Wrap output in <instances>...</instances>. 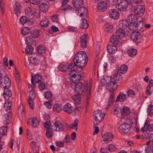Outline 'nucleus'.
I'll return each instance as SVG.
<instances>
[{"mask_svg": "<svg viewBox=\"0 0 153 153\" xmlns=\"http://www.w3.org/2000/svg\"><path fill=\"white\" fill-rule=\"evenodd\" d=\"M30 32V30L27 27H24L22 29L21 32L22 35H25L29 34Z\"/></svg>", "mask_w": 153, "mask_h": 153, "instance_id": "nucleus-48", "label": "nucleus"}, {"mask_svg": "<svg viewBox=\"0 0 153 153\" xmlns=\"http://www.w3.org/2000/svg\"><path fill=\"white\" fill-rule=\"evenodd\" d=\"M145 153H153V147L152 146H148L146 147Z\"/></svg>", "mask_w": 153, "mask_h": 153, "instance_id": "nucleus-55", "label": "nucleus"}, {"mask_svg": "<svg viewBox=\"0 0 153 153\" xmlns=\"http://www.w3.org/2000/svg\"><path fill=\"white\" fill-rule=\"evenodd\" d=\"M97 8L100 12L104 11L107 9V4L105 2L101 1L98 3Z\"/></svg>", "mask_w": 153, "mask_h": 153, "instance_id": "nucleus-14", "label": "nucleus"}, {"mask_svg": "<svg viewBox=\"0 0 153 153\" xmlns=\"http://www.w3.org/2000/svg\"><path fill=\"white\" fill-rule=\"evenodd\" d=\"M135 28L136 30H139L138 32H143L145 30L143 22L141 21L138 22L135 25Z\"/></svg>", "mask_w": 153, "mask_h": 153, "instance_id": "nucleus-24", "label": "nucleus"}, {"mask_svg": "<svg viewBox=\"0 0 153 153\" xmlns=\"http://www.w3.org/2000/svg\"><path fill=\"white\" fill-rule=\"evenodd\" d=\"M72 68H73L70 66V63L68 66H67L65 64H60L58 67V69L60 71L64 72H66L68 70L69 71H71Z\"/></svg>", "mask_w": 153, "mask_h": 153, "instance_id": "nucleus-25", "label": "nucleus"}, {"mask_svg": "<svg viewBox=\"0 0 153 153\" xmlns=\"http://www.w3.org/2000/svg\"><path fill=\"white\" fill-rule=\"evenodd\" d=\"M4 88L3 95L4 98L7 100L11 97L12 96V92L11 90H10L8 88Z\"/></svg>", "mask_w": 153, "mask_h": 153, "instance_id": "nucleus-21", "label": "nucleus"}, {"mask_svg": "<svg viewBox=\"0 0 153 153\" xmlns=\"http://www.w3.org/2000/svg\"><path fill=\"white\" fill-rule=\"evenodd\" d=\"M19 21L21 24L22 25H24L25 23L29 22L27 18L24 16H22L20 18Z\"/></svg>", "mask_w": 153, "mask_h": 153, "instance_id": "nucleus-49", "label": "nucleus"}, {"mask_svg": "<svg viewBox=\"0 0 153 153\" xmlns=\"http://www.w3.org/2000/svg\"><path fill=\"white\" fill-rule=\"evenodd\" d=\"M80 39L81 46L83 48H86L87 42L89 39L88 35L85 34H82L81 36Z\"/></svg>", "mask_w": 153, "mask_h": 153, "instance_id": "nucleus-10", "label": "nucleus"}, {"mask_svg": "<svg viewBox=\"0 0 153 153\" xmlns=\"http://www.w3.org/2000/svg\"><path fill=\"white\" fill-rule=\"evenodd\" d=\"M39 88L41 91L47 89V85L45 82H42L39 85Z\"/></svg>", "mask_w": 153, "mask_h": 153, "instance_id": "nucleus-50", "label": "nucleus"}, {"mask_svg": "<svg viewBox=\"0 0 153 153\" xmlns=\"http://www.w3.org/2000/svg\"><path fill=\"white\" fill-rule=\"evenodd\" d=\"M110 41L111 43L117 45L120 44L119 39L116 35H114L111 36Z\"/></svg>", "mask_w": 153, "mask_h": 153, "instance_id": "nucleus-32", "label": "nucleus"}, {"mask_svg": "<svg viewBox=\"0 0 153 153\" xmlns=\"http://www.w3.org/2000/svg\"><path fill=\"white\" fill-rule=\"evenodd\" d=\"M14 10L16 15H18L20 12L21 5L19 2L16 1L13 6Z\"/></svg>", "mask_w": 153, "mask_h": 153, "instance_id": "nucleus-29", "label": "nucleus"}, {"mask_svg": "<svg viewBox=\"0 0 153 153\" xmlns=\"http://www.w3.org/2000/svg\"><path fill=\"white\" fill-rule=\"evenodd\" d=\"M48 6L45 3H43L39 6L40 10L44 12H46L48 10Z\"/></svg>", "mask_w": 153, "mask_h": 153, "instance_id": "nucleus-41", "label": "nucleus"}, {"mask_svg": "<svg viewBox=\"0 0 153 153\" xmlns=\"http://www.w3.org/2000/svg\"><path fill=\"white\" fill-rule=\"evenodd\" d=\"M52 128L55 131H59L62 130L63 128V124L59 121L55 122L52 126Z\"/></svg>", "mask_w": 153, "mask_h": 153, "instance_id": "nucleus-13", "label": "nucleus"}, {"mask_svg": "<svg viewBox=\"0 0 153 153\" xmlns=\"http://www.w3.org/2000/svg\"><path fill=\"white\" fill-rule=\"evenodd\" d=\"M127 53L129 56H135L137 54V51L136 49L131 48L127 51Z\"/></svg>", "mask_w": 153, "mask_h": 153, "instance_id": "nucleus-40", "label": "nucleus"}, {"mask_svg": "<svg viewBox=\"0 0 153 153\" xmlns=\"http://www.w3.org/2000/svg\"><path fill=\"white\" fill-rule=\"evenodd\" d=\"M114 114L119 117L122 121L124 119V106L122 108L119 106H117L114 107Z\"/></svg>", "mask_w": 153, "mask_h": 153, "instance_id": "nucleus-4", "label": "nucleus"}, {"mask_svg": "<svg viewBox=\"0 0 153 153\" xmlns=\"http://www.w3.org/2000/svg\"><path fill=\"white\" fill-rule=\"evenodd\" d=\"M105 116V114L102 113L100 110L95 111L94 112V119L97 122H100L104 118Z\"/></svg>", "mask_w": 153, "mask_h": 153, "instance_id": "nucleus-7", "label": "nucleus"}, {"mask_svg": "<svg viewBox=\"0 0 153 153\" xmlns=\"http://www.w3.org/2000/svg\"><path fill=\"white\" fill-rule=\"evenodd\" d=\"M11 101L10 100H9L8 101H6L4 104V108L7 112H10L11 111Z\"/></svg>", "mask_w": 153, "mask_h": 153, "instance_id": "nucleus-33", "label": "nucleus"}, {"mask_svg": "<svg viewBox=\"0 0 153 153\" xmlns=\"http://www.w3.org/2000/svg\"><path fill=\"white\" fill-rule=\"evenodd\" d=\"M7 131V126H3L0 127V135H5Z\"/></svg>", "mask_w": 153, "mask_h": 153, "instance_id": "nucleus-45", "label": "nucleus"}, {"mask_svg": "<svg viewBox=\"0 0 153 153\" xmlns=\"http://www.w3.org/2000/svg\"><path fill=\"white\" fill-rule=\"evenodd\" d=\"M63 109L65 112L68 114L72 113L74 112L73 107L69 103L65 104L63 107Z\"/></svg>", "mask_w": 153, "mask_h": 153, "instance_id": "nucleus-17", "label": "nucleus"}, {"mask_svg": "<svg viewBox=\"0 0 153 153\" xmlns=\"http://www.w3.org/2000/svg\"><path fill=\"white\" fill-rule=\"evenodd\" d=\"M76 68H72L69 74L70 80L75 84L78 83L81 80V74L79 72H76L75 70Z\"/></svg>", "mask_w": 153, "mask_h": 153, "instance_id": "nucleus-3", "label": "nucleus"}, {"mask_svg": "<svg viewBox=\"0 0 153 153\" xmlns=\"http://www.w3.org/2000/svg\"><path fill=\"white\" fill-rule=\"evenodd\" d=\"M125 2L127 3V4L125 3V8L131 10L133 8V5L131 0H125Z\"/></svg>", "mask_w": 153, "mask_h": 153, "instance_id": "nucleus-39", "label": "nucleus"}, {"mask_svg": "<svg viewBox=\"0 0 153 153\" xmlns=\"http://www.w3.org/2000/svg\"><path fill=\"white\" fill-rule=\"evenodd\" d=\"M73 99L76 103H79V102L80 101L81 99L79 95H77L76 94L74 95L73 97Z\"/></svg>", "mask_w": 153, "mask_h": 153, "instance_id": "nucleus-56", "label": "nucleus"}, {"mask_svg": "<svg viewBox=\"0 0 153 153\" xmlns=\"http://www.w3.org/2000/svg\"><path fill=\"white\" fill-rule=\"evenodd\" d=\"M88 26V24L87 20L85 19H82V21L80 25V28L82 29L87 28Z\"/></svg>", "mask_w": 153, "mask_h": 153, "instance_id": "nucleus-43", "label": "nucleus"}, {"mask_svg": "<svg viewBox=\"0 0 153 153\" xmlns=\"http://www.w3.org/2000/svg\"><path fill=\"white\" fill-rule=\"evenodd\" d=\"M138 18L135 15L132 14L130 15L127 18L126 20H125V23L126 22L127 23L128 22H131L135 24V23L137 21Z\"/></svg>", "mask_w": 153, "mask_h": 153, "instance_id": "nucleus-18", "label": "nucleus"}, {"mask_svg": "<svg viewBox=\"0 0 153 153\" xmlns=\"http://www.w3.org/2000/svg\"><path fill=\"white\" fill-rule=\"evenodd\" d=\"M0 84L2 88H9L11 85V81L9 77L4 76L0 80Z\"/></svg>", "mask_w": 153, "mask_h": 153, "instance_id": "nucleus-8", "label": "nucleus"}, {"mask_svg": "<svg viewBox=\"0 0 153 153\" xmlns=\"http://www.w3.org/2000/svg\"><path fill=\"white\" fill-rule=\"evenodd\" d=\"M44 96L45 98L50 100L51 99L53 94L50 91H46L45 93Z\"/></svg>", "mask_w": 153, "mask_h": 153, "instance_id": "nucleus-52", "label": "nucleus"}, {"mask_svg": "<svg viewBox=\"0 0 153 153\" xmlns=\"http://www.w3.org/2000/svg\"><path fill=\"white\" fill-rule=\"evenodd\" d=\"M108 149L110 152H114L116 150V148L114 145L111 144L109 146Z\"/></svg>", "mask_w": 153, "mask_h": 153, "instance_id": "nucleus-64", "label": "nucleus"}, {"mask_svg": "<svg viewBox=\"0 0 153 153\" xmlns=\"http://www.w3.org/2000/svg\"><path fill=\"white\" fill-rule=\"evenodd\" d=\"M53 109L54 111L59 112L63 109V107L60 104H55L53 105Z\"/></svg>", "mask_w": 153, "mask_h": 153, "instance_id": "nucleus-34", "label": "nucleus"}, {"mask_svg": "<svg viewBox=\"0 0 153 153\" xmlns=\"http://www.w3.org/2000/svg\"><path fill=\"white\" fill-rule=\"evenodd\" d=\"M39 30L35 29L31 31L30 35H31L34 38H36L39 36Z\"/></svg>", "mask_w": 153, "mask_h": 153, "instance_id": "nucleus-46", "label": "nucleus"}, {"mask_svg": "<svg viewBox=\"0 0 153 153\" xmlns=\"http://www.w3.org/2000/svg\"><path fill=\"white\" fill-rule=\"evenodd\" d=\"M128 28L130 30L132 31H136V29H135V26H134V24L129 22V24H128Z\"/></svg>", "mask_w": 153, "mask_h": 153, "instance_id": "nucleus-62", "label": "nucleus"}, {"mask_svg": "<svg viewBox=\"0 0 153 153\" xmlns=\"http://www.w3.org/2000/svg\"><path fill=\"white\" fill-rule=\"evenodd\" d=\"M142 33L137 31H133L131 34V39L135 42H140L143 36Z\"/></svg>", "mask_w": 153, "mask_h": 153, "instance_id": "nucleus-5", "label": "nucleus"}, {"mask_svg": "<svg viewBox=\"0 0 153 153\" xmlns=\"http://www.w3.org/2000/svg\"><path fill=\"white\" fill-rule=\"evenodd\" d=\"M121 76V74H118V73H117L114 76V79L116 81H120L122 79V77Z\"/></svg>", "mask_w": 153, "mask_h": 153, "instance_id": "nucleus-54", "label": "nucleus"}, {"mask_svg": "<svg viewBox=\"0 0 153 153\" xmlns=\"http://www.w3.org/2000/svg\"><path fill=\"white\" fill-rule=\"evenodd\" d=\"M59 15L57 14H54L51 17V19L52 21L53 22H57L59 21Z\"/></svg>", "mask_w": 153, "mask_h": 153, "instance_id": "nucleus-60", "label": "nucleus"}, {"mask_svg": "<svg viewBox=\"0 0 153 153\" xmlns=\"http://www.w3.org/2000/svg\"><path fill=\"white\" fill-rule=\"evenodd\" d=\"M19 111L21 112V116L22 117H25V113L23 109V106L22 104L20 105L19 109Z\"/></svg>", "mask_w": 153, "mask_h": 153, "instance_id": "nucleus-61", "label": "nucleus"}, {"mask_svg": "<svg viewBox=\"0 0 153 153\" xmlns=\"http://www.w3.org/2000/svg\"><path fill=\"white\" fill-rule=\"evenodd\" d=\"M37 53L39 54H42L45 52V48L43 46L39 45L37 48Z\"/></svg>", "mask_w": 153, "mask_h": 153, "instance_id": "nucleus-44", "label": "nucleus"}, {"mask_svg": "<svg viewBox=\"0 0 153 153\" xmlns=\"http://www.w3.org/2000/svg\"><path fill=\"white\" fill-rule=\"evenodd\" d=\"M33 51V47L31 45H28L26 48L25 52L27 54H31Z\"/></svg>", "mask_w": 153, "mask_h": 153, "instance_id": "nucleus-51", "label": "nucleus"}, {"mask_svg": "<svg viewBox=\"0 0 153 153\" xmlns=\"http://www.w3.org/2000/svg\"><path fill=\"white\" fill-rule=\"evenodd\" d=\"M124 101V93L120 92L117 96L116 100V102H123Z\"/></svg>", "mask_w": 153, "mask_h": 153, "instance_id": "nucleus-38", "label": "nucleus"}, {"mask_svg": "<svg viewBox=\"0 0 153 153\" xmlns=\"http://www.w3.org/2000/svg\"><path fill=\"white\" fill-rule=\"evenodd\" d=\"M76 11L79 14L80 16L81 17H85L87 15V10L85 7H82L77 8Z\"/></svg>", "mask_w": 153, "mask_h": 153, "instance_id": "nucleus-19", "label": "nucleus"}, {"mask_svg": "<svg viewBox=\"0 0 153 153\" xmlns=\"http://www.w3.org/2000/svg\"><path fill=\"white\" fill-rule=\"evenodd\" d=\"M116 34L120 38H123L124 37V30L123 28H120L117 29Z\"/></svg>", "mask_w": 153, "mask_h": 153, "instance_id": "nucleus-36", "label": "nucleus"}, {"mask_svg": "<svg viewBox=\"0 0 153 153\" xmlns=\"http://www.w3.org/2000/svg\"><path fill=\"white\" fill-rule=\"evenodd\" d=\"M30 120L32 122L33 126L36 128L39 125V121L36 118H30Z\"/></svg>", "mask_w": 153, "mask_h": 153, "instance_id": "nucleus-42", "label": "nucleus"}, {"mask_svg": "<svg viewBox=\"0 0 153 153\" xmlns=\"http://www.w3.org/2000/svg\"><path fill=\"white\" fill-rule=\"evenodd\" d=\"M39 59L40 57L37 54H34L32 55L30 59V63L29 65V67L30 68V66H32V65H37L39 62Z\"/></svg>", "mask_w": 153, "mask_h": 153, "instance_id": "nucleus-9", "label": "nucleus"}, {"mask_svg": "<svg viewBox=\"0 0 153 153\" xmlns=\"http://www.w3.org/2000/svg\"><path fill=\"white\" fill-rule=\"evenodd\" d=\"M118 129L119 132L121 134H123L124 133V125L123 123L120 125Z\"/></svg>", "mask_w": 153, "mask_h": 153, "instance_id": "nucleus-59", "label": "nucleus"}, {"mask_svg": "<svg viewBox=\"0 0 153 153\" xmlns=\"http://www.w3.org/2000/svg\"><path fill=\"white\" fill-rule=\"evenodd\" d=\"M43 126L45 128H46V130L48 129H51L50 128L51 125V123L49 121H47L43 123Z\"/></svg>", "mask_w": 153, "mask_h": 153, "instance_id": "nucleus-63", "label": "nucleus"}, {"mask_svg": "<svg viewBox=\"0 0 153 153\" xmlns=\"http://www.w3.org/2000/svg\"><path fill=\"white\" fill-rule=\"evenodd\" d=\"M148 114L149 115L151 116L153 115V105H150L148 106Z\"/></svg>", "mask_w": 153, "mask_h": 153, "instance_id": "nucleus-57", "label": "nucleus"}, {"mask_svg": "<svg viewBox=\"0 0 153 153\" xmlns=\"http://www.w3.org/2000/svg\"><path fill=\"white\" fill-rule=\"evenodd\" d=\"M34 10L31 6H27L25 9V14L27 16L30 17L33 15Z\"/></svg>", "mask_w": 153, "mask_h": 153, "instance_id": "nucleus-27", "label": "nucleus"}, {"mask_svg": "<svg viewBox=\"0 0 153 153\" xmlns=\"http://www.w3.org/2000/svg\"><path fill=\"white\" fill-rule=\"evenodd\" d=\"M128 122H125V134H129L130 130L133 125V122L131 119H128Z\"/></svg>", "mask_w": 153, "mask_h": 153, "instance_id": "nucleus-20", "label": "nucleus"}, {"mask_svg": "<svg viewBox=\"0 0 153 153\" xmlns=\"http://www.w3.org/2000/svg\"><path fill=\"white\" fill-rule=\"evenodd\" d=\"M116 7L118 10L120 11H124V0H119L116 3Z\"/></svg>", "mask_w": 153, "mask_h": 153, "instance_id": "nucleus-23", "label": "nucleus"}, {"mask_svg": "<svg viewBox=\"0 0 153 153\" xmlns=\"http://www.w3.org/2000/svg\"><path fill=\"white\" fill-rule=\"evenodd\" d=\"M12 113L9 112L5 114L3 118L4 123L6 124H8L10 123V121L12 118Z\"/></svg>", "mask_w": 153, "mask_h": 153, "instance_id": "nucleus-28", "label": "nucleus"}, {"mask_svg": "<svg viewBox=\"0 0 153 153\" xmlns=\"http://www.w3.org/2000/svg\"><path fill=\"white\" fill-rule=\"evenodd\" d=\"M113 137V135L111 133H105L102 135V139L105 142L111 141Z\"/></svg>", "mask_w": 153, "mask_h": 153, "instance_id": "nucleus-15", "label": "nucleus"}, {"mask_svg": "<svg viewBox=\"0 0 153 153\" xmlns=\"http://www.w3.org/2000/svg\"><path fill=\"white\" fill-rule=\"evenodd\" d=\"M42 79V76L40 74L35 75L34 77V79L32 75L31 82L32 85H33L35 83H38L40 82Z\"/></svg>", "mask_w": 153, "mask_h": 153, "instance_id": "nucleus-26", "label": "nucleus"}, {"mask_svg": "<svg viewBox=\"0 0 153 153\" xmlns=\"http://www.w3.org/2000/svg\"><path fill=\"white\" fill-rule=\"evenodd\" d=\"M145 11L144 8L140 5H137L134 8V13L139 16H141Z\"/></svg>", "mask_w": 153, "mask_h": 153, "instance_id": "nucleus-12", "label": "nucleus"}, {"mask_svg": "<svg viewBox=\"0 0 153 153\" xmlns=\"http://www.w3.org/2000/svg\"><path fill=\"white\" fill-rule=\"evenodd\" d=\"M110 17L112 19H116L118 18L120 14L118 11L116 9L111 10L109 11Z\"/></svg>", "mask_w": 153, "mask_h": 153, "instance_id": "nucleus-16", "label": "nucleus"}, {"mask_svg": "<svg viewBox=\"0 0 153 153\" xmlns=\"http://www.w3.org/2000/svg\"><path fill=\"white\" fill-rule=\"evenodd\" d=\"M53 133L52 129H48L46 130V135L48 138H51L53 135Z\"/></svg>", "mask_w": 153, "mask_h": 153, "instance_id": "nucleus-53", "label": "nucleus"}, {"mask_svg": "<svg viewBox=\"0 0 153 153\" xmlns=\"http://www.w3.org/2000/svg\"><path fill=\"white\" fill-rule=\"evenodd\" d=\"M117 73L121 74H124V65H121L118 69Z\"/></svg>", "mask_w": 153, "mask_h": 153, "instance_id": "nucleus-58", "label": "nucleus"}, {"mask_svg": "<svg viewBox=\"0 0 153 153\" xmlns=\"http://www.w3.org/2000/svg\"><path fill=\"white\" fill-rule=\"evenodd\" d=\"M49 23V20L45 18L42 19L40 22V25L41 27H46L48 26Z\"/></svg>", "mask_w": 153, "mask_h": 153, "instance_id": "nucleus-35", "label": "nucleus"}, {"mask_svg": "<svg viewBox=\"0 0 153 153\" xmlns=\"http://www.w3.org/2000/svg\"><path fill=\"white\" fill-rule=\"evenodd\" d=\"M149 121H146L145 122L144 127L141 128V131L142 132L146 131L147 130L149 131Z\"/></svg>", "mask_w": 153, "mask_h": 153, "instance_id": "nucleus-47", "label": "nucleus"}, {"mask_svg": "<svg viewBox=\"0 0 153 153\" xmlns=\"http://www.w3.org/2000/svg\"><path fill=\"white\" fill-rule=\"evenodd\" d=\"M91 88V83L90 82H86L85 85L81 82H79L75 87L76 94L80 95L83 93L84 94L86 95L87 98H89L90 96Z\"/></svg>", "mask_w": 153, "mask_h": 153, "instance_id": "nucleus-2", "label": "nucleus"}, {"mask_svg": "<svg viewBox=\"0 0 153 153\" xmlns=\"http://www.w3.org/2000/svg\"><path fill=\"white\" fill-rule=\"evenodd\" d=\"M108 52L111 54L114 53L117 50V47L112 45H108L107 46Z\"/></svg>", "mask_w": 153, "mask_h": 153, "instance_id": "nucleus-30", "label": "nucleus"}, {"mask_svg": "<svg viewBox=\"0 0 153 153\" xmlns=\"http://www.w3.org/2000/svg\"><path fill=\"white\" fill-rule=\"evenodd\" d=\"M29 90H31L29 91V95L28 98V102L30 108L31 109L33 108L34 106V100L36 97V94L32 88L31 85L28 87Z\"/></svg>", "mask_w": 153, "mask_h": 153, "instance_id": "nucleus-6", "label": "nucleus"}, {"mask_svg": "<svg viewBox=\"0 0 153 153\" xmlns=\"http://www.w3.org/2000/svg\"><path fill=\"white\" fill-rule=\"evenodd\" d=\"M33 37L31 35H29L26 38V42L28 45H31L33 43L34 40Z\"/></svg>", "mask_w": 153, "mask_h": 153, "instance_id": "nucleus-37", "label": "nucleus"}, {"mask_svg": "<svg viewBox=\"0 0 153 153\" xmlns=\"http://www.w3.org/2000/svg\"><path fill=\"white\" fill-rule=\"evenodd\" d=\"M87 55L85 52L80 51L75 56L74 59V63H70V66L73 68H79L85 67L88 61Z\"/></svg>", "mask_w": 153, "mask_h": 153, "instance_id": "nucleus-1", "label": "nucleus"}, {"mask_svg": "<svg viewBox=\"0 0 153 153\" xmlns=\"http://www.w3.org/2000/svg\"><path fill=\"white\" fill-rule=\"evenodd\" d=\"M106 87L108 90L111 91H114L117 89V85L116 82H113L112 79L106 85Z\"/></svg>", "mask_w": 153, "mask_h": 153, "instance_id": "nucleus-11", "label": "nucleus"}, {"mask_svg": "<svg viewBox=\"0 0 153 153\" xmlns=\"http://www.w3.org/2000/svg\"><path fill=\"white\" fill-rule=\"evenodd\" d=\"M83 0H73V3L76 8L82 7L83 5Z\"/></svg>", "mask_w": 153, "mask_h": 153, "instance_id": "nucleus-31", "label": "nucleus"}, {"mask_svg": "<svg viewBox=\"0 0 153 153\" xmlns=\"http://www.w3.org/2000/svg\"><path fill=\"white\" fill-rule=\"evenodd\" d=\"M113 26L111 22H106L104 25V30L107 33H111L113 31Z\"/></svg>", "mask_w": 153, "mask_h": 153, "instance_id": "nucleus-22", "label": "nucleus"}]
</instances>
